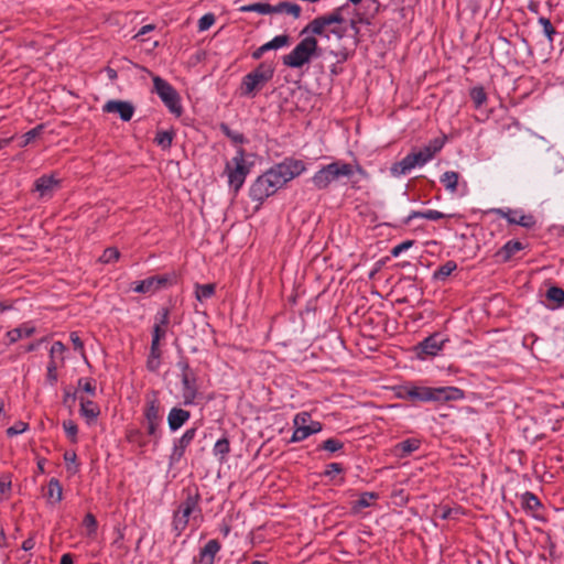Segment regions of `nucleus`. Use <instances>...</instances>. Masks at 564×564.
<instances>
[{"label": "nucleus", "mask_w": 564, "mask_h": 564, "mask_svg": "<svg viewBox=\"0 0 564 564\" xmlns=\"http://www.w3.org/2000/svg\"><path fill=\"white\" fill-rule=\"evenodd\" d=\"M304 170L305 165L300 160H285L276 164L252 183L249 191L251 199L262 203L288 182L301 175Z\"/></svg>", "instance_id": "nucleus-1"}, {"label": "nucleus", "mask_w": 564, "mask_h": 564, "mask_svg": "<svg viewBox=\"0 0 564 564\" xmlns=\"http://www.w3.org/2000/svg\"><path fill=\"white\" fill-rule=\"evenodd\" d=\"M304 35L299 44L289 54L283 56L284 65L291 68H300L310 63L313 56H322L326 53L334 56L337 62H345L349 56V52L343 45L326 43L324 46H319L316 34Z\"/></svg>", "instance_id": "nucleus-2"}, {"label": "nucleus", "mask_w": 564, "mask_h": 564, "mask_svg": "<svg viewBox=\"0 0 564 564\" xmlns=\"http://www.w3.org/2000/svg\"><path fill=\"white\" fill-rule=\"evenodd\" d=\"M344 7L333 12L313 19L303 30L302 34H316L325 43L341 45L340 41L346 36L347 26L341 14Z\"/></svg>", "instance_id": "nucleus-3"}, {"label": "nucleus", "mask_w": 564, "mask_h": 564, "mask_svg": "<svg viewBox=\"0 0 564 564\" xmlns=\"http://www.w3.org/2000/svg\"><path fill=\"white\" fill-rule=\"evenodd\" d=\"M445 144V138H435L431 140L424 148L416 152H411L405 155L401 161L391 166V173L394 176H400L415 166H422L434 158V155L442 150Z\"/></svg>", "instance_id": "nucleus-4"}, {"label": "nucleus", "mask_w": 564, "mask_h": 564, "mask_svg": "<svg viewBox=\"0 0 564 564\" xmlns=\"http://www.w3.org/2000/svg\"><path fill=\"white\" fill-rule=\"evenodd\" d=\"M355 172L361 175L366 174L359 165H352L339 160L334 161L318 170L313 175L312 183L317 189H325L341 177L350 178Z\"/></svg>", "instance_id": "nucleus-5"}, {"label": "nucleus", "mask_w": 564, "mask_h": 564, "mask_svg": "<svg viewBox=\"0 0 564 564\" xmlns=\"http://www.w3.org/2000/svg\"><path fill=\"white\" fill-rule=\"evenodd\" d=\"M404 398L411 401H436L447 402L462 400L464 398V391L456 387H406L404 388Z\"/></svg>", "instance_id": "nucleus-6"}, {"label": "nucleus", "mask_w": 564, "mask_h": 564, "mask_svg": "<svg viewBox=\"0 0 564 564\" xmlns=\"http://www.w3.org/2000/svg\"><path fill=\"white\" fill-rule=\"evenodd\" d=\"M225 173L228 176L229 187L237 193L243 185L247 175L250 173V165L246 162L245 151L238 149L231 161L226 163Z\"/></svg>", "instance_id": "nucleus-7"}, {"label": "nucleus", "mask_w": 564, "mask_h": 564, "mask_svg": "<svg viewBox=\"0 0 564 564\" xmlns=\"http://www.w3.org/2000/svg\"><path fill=\"white\" fill-rule=\"evenodd\" d=\"M273 70L261 64L253 72L243 77L241 89L242 95L254 96L272 78Z\"/></svg>", "instance_id": "nucleus-8"}, {"label": "nucleus", "mask_w": 564, "mask_h": 564, "mask_svg": "<svg viewBox=\"0 0 564 564\" xmlns=\"http://www.w3.org/2000/svg\"><path fill=\"white\" fill-rule=\"evenodd\" d=\"M153 85L154 91L159 95L164 105L169 108V110L176 115L181 116L183 112V108L180 102L178 93L163 78L160 76H153Z\"/></svg>", "instance_id": "nucleus-9"}, {"label": "nucleus", "mask_w": 564, "mask_h": 564, "mask_svg": "<svg viewBox=\"0 0 564 564\" xmlns=\"http://www.w3.org/2000/svg\"><path fill=\"white\" fill-rule=\"evenodd\" d=\"M144 417L149 435H155L162 422L159 392L151 390L145 394Z\"/></svg>", "instance_id": "nucleus-10"}, {"label": "nucleus", "mask_w": 564, "mask_h": 564, "mask_svg": "<svg viewBox=\"0 0 564 564\" xmlns=\"http://www.w3.org/2000/svg\"><path fill=\"white\" fill-rule=\"evenodd\" d=\"M195 511H198L197 498L195 496H188L185 499V501L181 503L178 510L174 514L173 530L176 536H180L182 532L186 529L189 521V517Z\"/></svg>", "instance_id": "nucleus-11"}, {"label": "nucleus", "mask_w": 564, "mask_h": 564, "mask_svg": "<svg viewBox=\"0 0 564 564\" xmlns=\"http://www.w3.org/2000/svg\"><path fill=\"white\" fill-rule=\"evenodd\" d=\"M446 341V338H444L441 334L435 333L419 344L416 347L417 356L421 358H423V355L436 356L443 349V346Z\"/></svg>", "instance_id": "nucleus-12"}, {"label": "nucleus", "mask_w": 564, "mask_h": 564, "mask_svg": "<svg viewBox=\"0 0 564 564\" xmlns=\"http://www.w3.org/2000/svg\"><path fill=\"white\" fill-rule=\"evenodd\" d=\"M102 110L108 113H118L123 121H129L134 113L133 105L123 100H109L104 105Z\"/></svg>", "instance_id": "nucleus-13"}, {"label": "nucleus", "mask_w": 564, "mask_h": 564, "mask_svg": "<svg viewBox=\"0 0 564 564\" xmlns=\"http://www.w3.org/2000/svg\"><path fill=\"white\" fill-rule=\"evenodd\" d=\"M494 212L497 215H499L500 217L506 218L509 224L520 225L524 228H531L535 225V220L532 215H524L518 210H512V209L503 210L500 208L495 209Z\"/></svg>", "instance_id": "nucleus-14"}, {"label": "nucleus", "mask_w": 564, "mask_h": 564, "mask_svg": "<svg viewBox=\"0 0 564 564\" xmlns=\"http://www.w3.org/2000/svg\"><path fill=\"white\" fill-rule=\"evenodd\" d=\"M196 429L192 427L188 429L174 444L172 454H171V462L176 463L180 462V459L183 457L186 447L192 443L196 435Z\"/></svg>", "instance_id": "nucleus-15"}, {"label": "nucleus", "mask_w": 564, "mask_h": 564, "mask_svg": "<svg viewBox=\"0 0 564 564\" xmlns=\"http://www.w3.org/2000/svg\"><path fill=\"white\" fill-rule=\"evenodd\" d=\"M59 181L53 175H43L34 183V188L40 197H50L58 188Z\"/></svg>", "instance_id": "nucleus-16"}, {"label": "nucleus", "mask_w": 564, "mask_h": 564, "mask_svg": "<svg viewBox=\"0 0 564 564\" xmlns=\"http://www.w3.org/2000/svg\"><path fill=\"white\" fill-rule=\"evenodd\" d=\"M182 384L184 403H194L197 395V384L195 375L193 372L182 373Z\"/></svg>", "instance_id": "nucleus-17"}, {"label": "nucleus", "mask_w": 564, "mask_h": 564, "mask_svg": "<svg viewBox=\"0 0 564 564\" xmlns=\"http://www.w3.org/2000/svg\"><path fill=\"white\" fill-rule=\"evenodd\" d=\"M166 281L167 280L164 276H151L138 282L133 290L138 293H153L160 290Z\"/></svg>", "instance_id": "nucleus-18"}, {"label": "nucleus", "mask_w": 564, "mask_h": 564, "mask_svg": "<svg viewBox=\"0 0 564 564\" xmlns=\"http://www.w3.org/2000/svg\"><path fill=\"white\" fill-rule=\"evenodd\" d=\"M189 416L191 414L188 411L180 408H173L167 415L169 427L172 431L178 430L185 422H187Z\"/></svg>", "instance_id": "nucleus-19"}, {"label": "nucleus", "mask_w": 564, "mask_h": 564, "mask_svg": "<svg viewBox=\"0 0 564 564\" xmlns=\"http://www.w3.org/2000/svg\"><path fill=\"white\" fill-rule=\"evenodd\" d=\"M80 402V415L87 420L88 423L95 421L99 413V406L91 400L79 397Z\"/></svg>", "instance_id": "nucleus-20"}, {"label": "nucleus", "mask_w": 564, "mask_h": 564, "mask_svg": "<svg viewBox=\"0 0 564 564\" xmlns=\"http://www.w3.org/2000/svg\"><path fill=\"white\" fill-rule=\"evenodd\" d=\"M220 550V543L217 540H209L206 545L200 550L199 557L204 564H213L215 555Z\"/></svg>", "instance_id": "nucleus-21"}, {"label": "nucleus", "mask_w": 564, "mask_h": 564, "mask_svg": "<svg viewBox=\"0 0 564 564\" xmlns=\"http://www.w3.org/2000/svg\"><path fill=\"white\" fill-rule=\"evenodd\" d=\"M420 447V441L415 438H408L394 446L395 455L405 457L415 452Z\"/></svg>", "instance_id": "nucleus-22"}, {"label": "nucleus", "mask_w": 564, "mask_h": 564, "mask_svg": "<svg viewBox=\"0 0 564 564\" xmlns=\"http://www.w3.org/2000/svg\"><path fill=\"white\" fill-rule=\"evenodd\" d=\"M523 248L520 241H508L498 252L497 257H499L502 261L510 260L518 251Z\"/></svg>", "instance_id": "nucleus-23"}, {"label": "nucleus", "mask_w": 564, "mask_h": 564, "mask_svg": "<svg viewBox=\"0 0 564 564\" xmlns=\"http://www.w3.org/2000/svg\"><path fill=\"white\" fill-rule=\"evenodd\" d=\"M46 496H47V499L52 503H58L59 501H62V499H63V488H62L61 482L57 479L52 478L48 481Z\"/></svg>", "instance_id": "nucleus-24"}, {"label": "nucleus", "mask_w": 564, "mask_h": 564, "mask_svg": "<svg viewBox=\"0 0 564 564\" xmlns=\"http://www.w3.org/2000/svg\"><path fill=\"white\" fill-rule=\"evenodd\" d=\"M33 333H34V327H31L29 325H22L20 327L9 330L7 333V337L9 339V343L13 344L23 337L32 336Z\"/></svg>", "instance_id": "nucleus-25"}, {"label": "nucleus", "mask_w": 564, "mask_h": 564, "mask_svg": "<svg viewBox=\"0 0 564 564\" xmlns=\"http://www.w3.org/2000/svg\"><path fill=\"white\" fill-rule=\"evenodd\" d=\"M273 13H285L292 15L294 19H297L301 14V7L292 2H280L273 6Z\"/></svg>", "instance_id": "nucleus-26"}, {"label": "nucleus", "mask_w": 564, "mask_h": 564, "mask_svg": "<svg viewBox=\"0 0 564 564\" xmlns=\"http://www.w3.org/2000/svg\"><path fill=\"white\" fill-rule=\"evenodd\" d=\"M322 431V424L317 421H312L310 419L308 430H303L302 432L293 433L291 437V442H301L307 438L310 435L318 433Z\"/></svg>", "instance_id": "nucleus-27"}, {"label": "nucleus", "mask_w": 564, "mask_h": 564, "mask_svg": "<svg viewBox=\"0 0 564 564\" xmlns=\"http://www.w3.org/2000/svg\"><path fill=\"white\" fill-rule=\"evenodd\" d=\"M459 175L457 172L447 171L441 176V183L449 193L457 191Z\"/></svg>", "instance_id": "nucleus-28"}, {"label": "nucleus", "mask_w": 564, "mask_h": 564, "mask_svg": "<svg viewBox=\"0 0 564 564\" xmlns=\"http://www.w3.org/2000/svg\"><path fill=\"white\" fill-rule=\"evenodd\" d=\"M83 528L85 535L89 539H95L97 535L98 522L93 513H87L83 520Z\"/></svg>", "instance_id": "nucleus-29"}, {"label": "nucleus", "mask_w": 564, "mask_h": 564, "mask_svg": "<svg viewBox=\"0 0 564 564\" xmlns=\"http://www.w3.org/2000/svg\"><path fill=\"white\" fill-rule=\"evenodd\" d=\"M215 294V284H196L195 296L199 302L210 299Z\"/></svg>", "instance_id": "nucleus-30"}, {"label": "nucleus", "mask_w": 564, "mask_h": 564, "mask_svg": "<svg viewBox=\"0 0 564 564\" xmlns=\"http://www.w3.org/2000/svg\"><path fill=\"white\" fill-rule=\"evenodd\" d=\"M446 215L438 212V210H433V209H430V210H425V212H412L409 217H408V220L406 221H410L414 218H424V219H429V220H438V219H443L445 218Z\"/></svg>", "instance_id": "nucleus-31"}, {"label": "nucleus", "mask_w": 564, "mask_h": 564, "mask_svg": "<svg viewBox=\"0 0 564 564\" xmlns=\"http://www.w3.org/2000/svg\"><path fill=\"white\" fill-rule=\"evenodd\" d=\"M240 11H242V12H258L260 14H271V13H273L274 10H273V6H271L269 3L258 2V3L242 6L240 8Z\"/></svg>", "instance_id": "nucleus-32"}, {"label": "nucleus", "mask_w": 564, "mask_h": 564, "mask_svg": "<svg viewBox=\"0 0 564 564\" xmlns=\"http://www.w3.org/2000/svg\"><path fill=\"white\" fill-rule=\"evenodd\" d=\"M377 498V495L373 492H364L360 497L352 502V510L355 512L360 511L364 508L370 507L371 501Z\"/></svg>", "instance_id": "nucleus-33"}, {"label": "nucleus", "mask_w": 564, "mask_h": 564, "mask_svg": "<svg viewBox=\"0 0 564 564\" xmlns=\"http://www.w3.org/2000/svg\"><path fill=\"white\" fill-rule=\"evenodd\" d=\"M290 43V36L288 34H281L273 37L271 41L264 43V48L267 51L279 50L281 47L288 46Z\"/></svg>", "instance_id": "nucleus-34"}, {"label": "nucleus", "mask_w": 564, "mask_h": 564, "mask_svg": "<svg viewBox=\"0 0 564 564\" xmlns=\"http://www.w3.org/2000/svg\"><path fill=\"white\" fill-rule=\"evenodd\" d=\"M174 138L173 131H159L155 137V142L163 150L170 149Z\"/></svg>", "instance_id": "nucleus-35"}, {"label": "nucleus", "mask_w": 564, "mask_h": 564, "mask_svg": "<svg viewBox=\"0 0 564 564\" xmlns=\"http://www.w3.org/2000/svg\"><path fill=\"white\" fill-rule=\"evenodd\" d=\"M293 424L295 427L293 433L302 432L303 430H308L310 414L307 412L297 413L293 420Z\"/></svg>", "instance_id": "nucleus-36"}, {"label": "nucleus", "mask_w": 564, "mask_h": 564, "mask_svg": "<svg viewBox=\"0 0 564 564\" xmlns=\"http://www.w3.org/2000/svg\"><path fill=\"white\" fill-rule=\"evenodd\" d=\"M457 265L454 261H447L443 265L438 268L434 272V278L437 280H444L447 278L454 270H456Z\"/></svg>", "instance_id": "nucleus-37"}, {"label": "nucleus", "mask_w": 564, "mask_h": 564, "mask_svg": "<svg viewBox=\"0 0 564 564\" xmlns=\"http://www.w3.org/2000/svg\"><path fill=\"white\" fill-rule=\"evenodd\" d=\"M470 98L475 104L476 108H480L487 100V95L482 87H474L470 90Z\"/></svg>", "instance_id": "nucleus-38"}, {"label": "nucleus", "mask_w": 564, "mask_h": 564, "mask_svg": "<svg viewBox=\"0 0 564 564\" xmlns=\"http://www.w3.org/2000/svg\"><path fill=\"white\" fill-rule=\"evenodd\" d=\"M546 299L561 305L564 302V290L557 286H551L546 291Z\"/></svg>", "instance_id": "nucleus-39"}, {"label": "nucleus", "mask_w": 564, "mask_h": 564, "mask_svg": "<svg viewBox=\"0 0 564 564\" xmlns=\"http://www.w3.org/2000/svg\"><path fill=\"white\" fill-rule=\"evenodd\" d=\"M539 24L542 26L543 34L547 37L549 42L552 43L556 31L551 21L547 18L541 17L539 19Z\"/></svg>", "instance_id": "nucleus-40"}, {"label": "nucleus", "mask_w": 564, "mask_h": 564, "mask_svg": "<svg viewBox=\"0 0 564 564\" xmlns=\"http://www.w3.org/2000/svg\"><path fill=\"white\" fill-rule=\"evenodd\" d=\"M230 451V445L227 438L218 440L214 446V454L224 459Z\"/></svg>", "instance_id": "nucleus-41"}, {"label": "nucleus", "mask_w": 564, "mask_h": 564, "mask_svg": "<svg viewBox=\"0 0 564 564\" xmlns=\"http://www.w3.org/2000/svg\"><path fill=\"white\" fill-rule=\"evenodd\" d=\"M120 257V252L115 247L107 248L99 258V261L102 263H111L117 261Z\"/></svg>", "instance_id": "nucleus-42"}, {"label": "nucleus", "mask_w": 564, "mask_h": 564, "mask_svg": "<svg viewBox=\"0 0 564 564\" xmlns=\"http://www.w3.org/2000/svg\"><path fill=\"white\" fill-rule=\"evenodd\" d=\"M220 130L235 143H242L245 141L243 134L238 131L231 130L228 126L221 124Z\"/></svg>", "instance_id": "nucleus-43"}, {"label": "nucleus", "mask_w": 564, "mask_h": 564, "mask_svg": "<svg viewBox=\"0 0 564 564\" xmlns=\"http://www.w3.org/2000/svg\"><path fill=\"white\" fill-rule=\"evenodd\" d=\"M63 427H64L66 435L70 438V441L73 443L76 442L78 429H77V425L75 424V422H73L70 420L65 421L63 423Z\"/></svg>", "instance_id": "nucleus-44"}, {"label": "nucleus", "mask_w": 564, "mask_h": 564, "mask_svg": "<svg viewBox=\"0 0 564 564\" xmlns=\"http://www.w3.org/2000/svg\"><path fill=\"white\" fill-rule=\"evenodd\" d=\"M215 23V15L206 13L198 20V30L206 31Z\"/></svg>", "instance_id": "nucleus-45"}, {"label": "nucleus", "mask_w": 564, "mask_h": 564, "mask_svg": "<svg viewBox=\"0 0 564 564\" xmlns=\"http://www.w3.org/2000/svg\"><path fill=\"white\" fill-rule=\"evenodd\" d=\"M343 447V443L335 438H328L322 444V448L328 452H337Z\"/></svg>", "instance_id": "nucleus-46"}, {"label": "nucleus", "mask_w": 564, "mask_h": 564, "mask_svg": "<svg viewBox=\"0 0 564 564\" xmlns=\"http://www.w3.org/2000/svg\"><path fill=\"white\" fill-rule=\"evenodd\" d=\"M43 130V126H37L33 129H31L30 131H28L26 133L23 134V143L22 145L25 147L26 144H29L31 141H33L36 137H39L41 134Z\"/></svg>", "instance_id": "nucleus-47"}, {"label": "nucleus", "mask_w": 564, "mask_h": 564, "mask_svg": "<svg viewBox=\"0 0 564 564\" xmlns=\"http://www.w3.org/2000/svg\"><path fill=\"white\" fill-rule=\"evenodd\" d=\"M78 388L90 395H95L96 393V387L90 379H79Z\"/></svg>", "instance_id": "nucleus-48"}, {"label": "nucleus", "mask_w": 564, "mask_h": 564, "mask_svg": "<svg viewBox=\"0 0 564 564\" xmlns=\"http://www.w3.org/2000/svg\"><path fill=\"white\" fill-rule=\"evenodd\" d=\"M26 429H28V424H26V423H24V422H22V421H19V422H17L13 426H11V427H9V429L7 430V434H8L9 436L19 435V434H21V433L25 432V431H26Z\"/></svg>", "instance_id": "nucleus-49"}, {"label": "nucleus", "mask_w": 564, "mask_h": 564, "mask_svg": "<svg viewBox=\"0 0 564 564\" xmlns=\"http://www.w3.org/2000/svg\"><path fill=\"white\" fill-rule=\"evenodd\" d=\"M413 243H414L413 240H405V241L397 245L395 247H393L392 250H391V254L393 257H399L403 251H405L409 248H411L413 246Z\"/></svg>", "instance_id": "nucleus-50"}, {"label": "nucleus", "mask_w": 564, "mask_h": 564, "mask_svg": "<svg viewBox=\"0 0 564 564\" xmlns=\"http://www.w3.org/2000/svg\"><path fill=\"white\" fill-rule=\"evenodd\" d=\"M166 334V327L161 326V324H155L153 327L152 341L160 343L161 338H163Z\"/></svg>", "instance_id": "nucleus-51"}, {"label": "nucleus", "mask_w": 564, "mask_h": 564, "mask_svg": "<svg viewBox=\"0 0 564 564\" xmlns=\"http://www.w3.org/2000/svg\"><path fill=\"white\" fill-rule=\"evenodd\" d=\"M57 365L55 360H51L47 366V379L48 381L54 384L57 381Z\"/></svg>", "instance_id": "nucleus-52"}, {"label": "nucleus", "mask_w": 564, "mask_h": 564, "mask_svg": "<svg viewBox=\"0 0 564 564\" xmlns=\"http://www.w3.org/2000/svg\"><path fill=\"white\" fill-rule=\"evenodd\" d=\"M10 489H11V478L9 475H3L0 478V492L6 495L10 491Z\"/></svg>", "instance_id": "nucleus-53"}, {"label": "nucleus", "mask_w": 564, "mask_h": 564, "mask_svg": "<svg viewBox=\"0 0 564 564\" xmlns=\"http://www.w3.org/2000/svg\"><path fill=\"white\" fill-rule=\"evenodd\" d=\"M65 351V346L63 343L61 341H55L52 347H51V357H52V360H54V357L55 356H62L63 352Z\"/></svg>", "instance_id": "nucleus-54"}, {"label": "nucleus", "mask_w": 564, "mask_h": 564, "mask_svg": "<svg viewBox=\"0 0 564 564\" xmlns=\"http://www.w3.org/2000/svg\"><path fill=\"white\" fill-rule=\"evenodd\" d=\"M70 341L74 345V348L79 350L82 355H84V344L82 339L79 338L78 334L76 332L70 333Z\"/></svg>", "instance_id": "nucleus-55"}, {"label": "nucleus", "mask_w": 564, "mask_h": 564, "mask_svg": "<svg viewBox=\"0 0 564 564\" xmlns=\"http://www.w3.org/2000/svg\"><path fill=\"white\" fill-rule=\"evenodd\" d=\"M77 398H79V397L77 395V392H73V393H72V392H69V391H67V390H66V391H65V393H64L63 403H64L65 405H67L68 408H72V406L74 405V402H75V400H76Z\"/></svg>", "instance_id": "nucleus-56"}, {"label": "nucleus", "mask_w": 564, "mask_h": 564, "mask_svg": "<svg viewBox=\"0 0 564 564\" xmlns=\"http://www.w3.org/2000/svg\"><path fill=\"white\" fill-rule=\"evenodd\" d=\"M524 499H525L527 506L530 509H534V508L540 506V501L538 500V498L533 494L527 492L525 496H524Z\"/></svg>", "instance_id": "nucleus-57"}, {"label": "nucleus", "mask_w": 564, "mask_h": 564, "mask_svg": "<svg viewBox=\"0 0 564 564\" xmlns=\"http://www.w3.org/2000/svg\"><path fill=\"white\" fill-rule=\"evenodd\" d=\"M156 321L158 322L155 324H161V326L166 327L167 324H169V310L167 308H163L159 313V316L156 317Z\"/></svg>", "instance_id": "nucleus-58"}, {"label": "nucleus", "mask_w": 564, "mask_h": 564, "mask_svg": "<svg viewBox=\"0 0 564 564\" xmlns=\"http://www.w3.org/2000/svg\"><path fill=\"white\" fill-rule=\"evenodd\" d=\"M343 468L341 465L338 463H332L327 466V469L325 470V475L333 476L336 474L341 473Z\"/></svg>", "instance_id": "nucleus-59"}, {"label": "nucleus", "mask_w": 564, "mask_h": 564, "mask_svg": "<svg viewBox=\"0 0 564 564\" xmlns=\"http://www.w3.org/2000/svg\"><path fill=\"white\" fill-rule=\"evenodd\" d=\"M349 28L352 30L354 32V37H355V41H354V44L357 45L358 43V35H359V28L357 26V22L355 20H350L349 22Z\"/></svg>", "instance_id": "nucleus-60"}, {"label": "nucleus", "mask_w": 564, "mask_h": 564, "mask_svg": "<svg viewBox=\"0 0 564 564\" xmlns=\"http://www.w3.org/2000/svg\"><path fill=\"white\" fill-rule=\"evenodd\" d=\"M159 345H160V343H155V344H154V341L151 343V357H153L154 359H159L160 355H161Z\"/></svg>", "instance_id": "nucleus-61"}, {"label": "nucleus", "mask_w": 564, "mask_h": 564, "mask_svg": "<svg viewBox=\"0 0 564 564\" xmlns=\"http://www.w3.org/2000/svg\"><path fill=\"white\" fill-rule=\"evenodd\" d=\"M34 545H35L34 539L33 538H29L25 541H23L22 549L24 551H30V550H32L34 547Z\"/></svg>", "instance_id": "nucleus-62"}, {"label": "nucleus", "mask_w": 564, "mask_h": 564, "mask_svg": "<svg viewBox=\"0 0 564 564\" xmlns=\"http://www.w3.org/2000/svg\"><path fill=\"white\" fill-rule=\"evenodd\" d=\"M154 25L153 24H147V25H143L139 32L137 33L135 36H141V35H144L147 33H149L150 31H153L154 30Z\"/></svg>", "instance_id": "nucleus-63"}, {"label": "nucleus", "mask_w": 564, "mask_h": 564, "mask_svg": "<svg viewBox=\"0 0 564 564\" xmlns=\"http://www.w3.org/2000/svg\"><path fill=\"white\" fill-rule=\"evenodd\" d=\"M268 52L265 48H264V45H261L259 48H257L253 53H252V57L254 59H259L262 57V55Z\"/></svg>", "instance_id": "nucleus-64"}]
</instances>
